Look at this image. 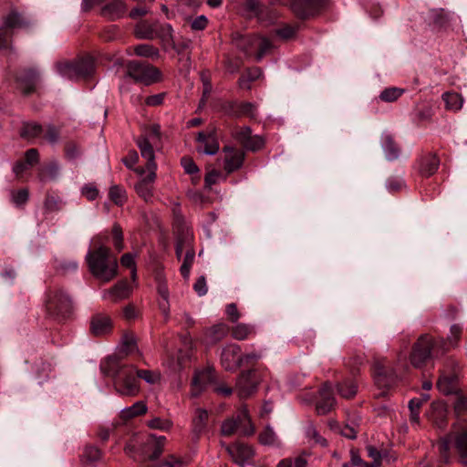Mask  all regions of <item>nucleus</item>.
<instances>
[{
    "label": "nucleus",
    "instance_id": "36",
    "mask_svg": "<svg viewBox=\"0 0 467 467\" xmlns=\"http://www.w3.org/2000/svg\"><path fill=\"white\" fill-rule=\"evenodd\" d=\"M64 202L57 194L47 192L44 201L46 213L59 212L63 209Z\"/></svg>",
    "mask_w": 467,
    "mask_h": 467
},
{
    "label": "nucleus",
    "instance_id": "19",
    "mask_svg": "<svg viewBox=\"0 0 467 467\" xmlns=\"http://www.w3.org/2000/svg\"><path fill=\"white\" fill-rule=\"evenodd\" d=\"M247 47L245 52L250 53L253 48H257L256 61H261L264 56L273 47L272 42L265 36L259 35L248 36L244 38Z\"/></svg>",
    "mask_w": 467,
    "mask_h": 467
},
{
    "label": "nucleus",
    "instance_id": "14",
    "mask_svg": "<svg viewBox=\"0 0 467 467\" xmlns=\"http://www.w3.org/2000/svg\"><path fill=\"white\" fill-rule=\"evenodd\" d=\"M222 367L227 371H235L242 367L241 347L235 343L227 344L220 358Z\"/></svg>",
    "mask_w": 467,
    "mask_h": 467
},
{
    "label": "nucleus",
    "instance_id": "31",
    "mask_svg": "<svg viewBox=\"0 0 467 467\" xmlns=\"http://www.w3.org/2000/svg\"><path fill=\"white\" fill-rule=\"evenodd\" d=\"M158 21L150 22L140 20L134 27V34L138 39L152 40L156 38Z\"/></svg>",
    "mask_w": 467,
    "mask_h": 467
},
{
    "label": "nucleus",
    "instance_id": "48",
    "mask_svg": "<svg viewBox=\"0 0 467 467\" xmlns=\"http://www.w3.org/2000/svg\"><path fill=\"white\" fill-rule=\"evenodd\" d=\"M109 197L118 206H122L127 201L126 191L119 185H113L109 188Z\"/></svg>",
    "mask_w": 467,
    "mask_h": 467
},
{
    "label": "nucleus",
    "instance_id": "60",
    "mask_svg": "<svg viewBox=\"0 0 467 467\" xmlns=\"http://www.w3.org/2000/svg\"><path fill=\"white\" fill-rule=\"evenodd\" d=\"M148 426L150 429L168 431L171 427V422L168 420L154 418L148 421Z\"/></svg>",
    "mask_w": 467,
    "mask_h": 467
},
{
    "label": "nucleus",
    "instance_id": "22",
    "mask_svg": "<svg viewBox=\"0 0 467 467\" xmlns=\"http://www.w3.org/2000/svg\"><path fill=\"white\" fill-rule=\"evenodd\" d=\"M132 286L126 279L119 281L114 286L102 292V299L113 303L119 302L130 296Z\"/></svg>",
    "mask_w": 467,
    "mask_h": 467
},
{
    "label": "nucleus",
    "instance_id": "53",
    "mask_svg": "<svg viewBox=\"0 0 467 467\" xmlns=\"http://www.w3.org/2000/svg\"><path fill=\"white\" fill-rule=\"evenodd\" d=\"M233 137L235 140H237L242 146L245 144V142L252 136V130L250 127L244 126L241 128H237L233 131Z\"/></svg>",
    "mask_w": 467,
    "mask_h": 467
},
{
    "label": "nucleus",
    "instance_id": "51",
    "mask_svg": "<svg viewBox=\"0 0 467 467\" xmlns=\"http://www.w3.org/2000/svg\"><path fill=\"white\" fill-rule=\"evenodd\" d=\"M29 199V192L27 189H20L18 191H13L11 192V201L17 206L25 205Z\"/></svg>",
    "mask_w": 467,
    "mask_h": 467
},
{
    "label": "nucleus",
    "instance_id": "9",
    "mask_svg": "<svg viewBox=\"0 0 467 467\" xmlns=\"http://www.w3.org/2000/svg\"><path fill=\"white\" fill-rule=\"evenodd\" d=\"M238 430L245 436L254 432V427L245 407L242 408L236 416L225 420L221 427V432L224 436H231Z\"/></svg>",
    "mask_w": 467,
    "mask_h": 467
},
{
    "label": "nucleus",
    "instance_id": "4",
    "mask_svg": "<svg viewBox=\"0 0 467 467\" xmlns=\"http://www.w3.org/2000/svg\"><path fill=\"white\" fill-rule=\"evenodd\" d=\"M452 444L460 455L462 463L467 465V424H454L453 431L439 443L440 453L445 462L449 459L448 452Z\"/></svg>",
    "mask_w": 467,
    "mask_h": 467
},
{
    "label": "nucleus",
    "instance_id": "43",
    "mask_svg": "<svg viewBox=\"0 0 467 467\" xmlns=\"http://www.w3.org/2000/svg\"><path fill=\"white\" fill-rule=\"evenodd\" d=\"M442 99L445 102V107L449 110L457 111L462 107V98L456 92H445L442 95Z\"/></svg>",
    "mask_w": 467,
    "mask_h": 467
},
{
    "label": "nucleus",
    "instance_id": "34",
    "mask_svg": "<svg viewBox=\"0 0 467 467\" xmlns=\"http://www.w3.org/2000/svg\"><path fill=\"white\" fill-rule=\"evenodd\" d=\"M254 335H255V329L251 324L238 323L231 329V336L239 341L245 340Z\"/></svg>",
    "mask_w": 467,
    "mask_h": 467
},
{
    "label": "nucleus",
    "instance_id": "33",
    "mask_svg": "<svg viewBox=\"0 0 467 467\" xmlns=\"http://www.w3.org/2000/svg\"><path fill=\"white\" fill-rule=\"evenodd\" d=\"M112 323L109 317L104 314L95 315L90 321L91 332L96 336H101L111 330Z\"/></svg>",
    "mask_w": 467,
    "mask_h": 467
},
{
    "label": "nucleus",
    "instance_id": "37",
    "mask_svg": "<svg viewBox=\"0 0 467 467\" xmlns=\"http://www.w3.org/2000/svg\"><path fill=\"white\" fill-rule=\"evenodd\" d=\"M147 405L143 401H137L132 406L120 410V418L128 420L147 412Z\"/></svg>",
    "mask_w": 467,
    "mask_h": 467
},
{
    "label": "nucleus",
    "instance_id": "25",
    "mask_svg": "<svg viewBox=\"0 0 467 467\" xmlns=\"http://www.w3.org/2000/svg\"><path fill=\"white\" fill-rule=\"evenodd\" d=\"M197 141L200 143L198 150L207 155H215L220 149L214 130L209 132H199Z\"/></svg>",
    "mask_w": 467,
    "mask_h": 467
},
{
    "label": "nucleus",
    "instance_id": "64",
    "mask_svg": "<svg viewBox=\"0 0 467 467\" xmlns=\"http://www.w3.org/2000/svg\"><path fill=\"white\" fill-rule=\"evenodd\" d=\"M225 312L228 319L233 323H236L241 317V314L238 311L236 304L234 303L228 304L226 306Z\"/></svg>",
    "mask_w": 467,
    "mask_h": 467
},
{
    "label": "nucleus",
    "instance_id": "50",
    "mask_svg": "<svg viewBox=\"0 0 467 467\" xmlns=\"http://www.w3.org/2000/svg\"><path fill=\"white\" fill-rule=\"evenodd\" d=\"M265 146V139L259 135H252L243 148L250 151H257Z\"/></svg>",
    "mask_w": 467,
    "mask_h": 467
},
{
    "label": "nucleus",
    "instance_id": "28",
    "mask_svg": "<svg viewBox=\"0 0 467 467\" xmlns=\"http://www.w3.org/2000/svg\"><path fill=\"white\" fill-rule=\"evenodd\" d=\"M227 451L234 461L240 465H244L254 454L251 446L241 442L229 445Z\"/></svg>",
    "mask_w": 467,
    "mask_h": 467
},
{
    "label": "nucleus",
    "instance_id": "13",
    "mask_svg": "<svg viewBox=\"0 0 467 467\" xmlns=\"http://www.w3.org/2000/svg\"><path fill=\"white\" fill-rule=\"evenodd\" d=\"M244 9L260 23L265 25L273 24L277 18L276 13L260 0H246Z\"/></svg>",
    "mask_w": 467,
    "mask_h": 467
},
{
    "label": "nucleus",
    "instance_id": "17",
    "mask_svg": "<svg viewBox=\"0 0 467 467\" xmlns=\"http://www.w3.org/2000/svg\"><path fill=\"white\" fill-rule=\"evenodd\" d=\"M148 174L135 183L136 193L144 202L151 203L154 200V182L157 178L156 170H147Z\"/></svg>",
    "mask_w": 467,
    "mask_h": 467
},
{
    "label": "nucleus",
    "instance_id": "59",
    "mask_svg": "<svg viewBox=\"0 0 467 467\" xmlns=\"http://www.w3.org/2000/svg\"><path fill=\"white\" fill-rule=\"evenodd\" d=\"M405 186L404 181L400 177H390L386 182V187L390 192L400 191Z\"/></svg>",
    "mask_w": 467,
    "mask_h": 467
},
{
    "label": "nucleus",
    "instance_id": "55",
    "mask_svg": "<svg viewBox=\"0 0 467 467\" xmlns=\"http://www.w3.org/2000/svg\"><path fill=\"white\" fill-rule=\"evenodd\" d=\"M462 334V327L458 325H452L450 329V336L448 337V339H444L447 343L446 348H448V351L451 349V348H454L458 345V341L460 339Z\"/></svg>",
    "mask_w": 467,
    "mask_h": 467
},
{
    "label": "nucleus",
    "instance_id": "56",
    "mask_svg": "<svg viewBox=\"0 0 467 467\" xmlns=\"http://www.w3.org/2000/svg\"><path fill=\"white\" fill-rule=\"evenodd\" d=\"M173 29L170 24H160L157 26L156 38H161L162 41H169L172 39Z\"/></svg>",
    "mask_w": 467,
    "mask_h": 467
},
{
    "label": "nucleus",
    "instance_id": "57",
    "mask_svg": "<svg viewBox=\"0 0 467 467\" xmlns=\"http://www.w3.org/2000/svg\"><path fill=\"white\" fill-rule=\"evenodd\" d=\"M111 234L113 239V245L117 251L120 252L124 248L123 234L121 227L119 224L115 223L112 227Z\"/></svg>",
    "mask_w": 467,
    "mask_h": 467
},
{
    "label": "nucleus",
    "instance_id": "8",
    "mask_svg": "<svg viewBox=\"0 0 467 467\" xmlns=\"http://www.w3.org/2000/svg\"><path fill=\"white\" fill-rule=\"evenodd\" d=\"M58 72L63 77L75 79L87 78L95 70V60L92 57H80L74 62H66L57 65Z\"/></svg>",
    "mask_w": 467,
    "mask_h": 467
},
{
    "label": "nucleus",
    "instance_id": "35",
    "mask_svg": "<svg viewBox=\"0 0 467 467\" xmlns=\"http://www.w3.org/2000/svg\"><path fill=\"white\" fill-rule=\"evenodd\" d=\"M133 51L136 56L151 60H158L161 57L159 48L150 44L137 45L134 47Z\"/></svg>",
    "mask_w": 467,
    "mask_h": 467
},
{
    "label": "nucleus",
    "instance_id": "61",
    "mask_svg": "<svg viewBox=\"0 0 467 467\" xmlns=\"http://www.w3.org/2000/svg\"><path fill=\"white\" fill-rule=\"evenodd\" d=\"M358 427L357 423L346 424L340 428L339 432L348 439L355 440L358 431Z\"/></svg>",
    "mask_w": 467,
    "mask_h": 467
},
{
    "label": "nucleus",
    "instance_id": "29",
    "mask_svg": "<svg viewBox=\"0 0 467 467\" xmlns=\"http://www.w3.org/2000/svg\"><path fill=\"white\" fill-rule=\"evenodd\" d=\"M214 379V369L206 368L201 371H197L194 374L192 382V395L197 397L207 384Z\"/></svg>",
    "mask_w": 467,
    "mask_h": 467
},
{
    "label": "nucleus",
    "instance_id": "16",
    "mask_svg": "<svg viewBox=\"0 0 467 467\" xmlns=\"http://www.w3.org/2000/svg\"><path fill=\"white\" fill-rule=\"evenodd\" d=\"M326 5V0H291V10L300 18H306L320 11Z\"/></svg>",
    "mask_w": 467,
    "mask_h": 467
},
{
    "label": "nucleus",
    "instance_id": "54",
    "mask_svg": "<svg viewBox=\"0 0 467 467\" xmlns=\"http://www.w3.org/2000/svg\"><path fill=\"white\" fill-rule=\"evenodd\" d=\"M430 14L432 22L436 26H443L449 21V15L444 9H432Z\"/></svg>",
    "mask_w": 467,
    "mask_h": 467
},
{
    "label": "nucleus",
    "instance_id": "5",
    "mask_svg": "<svg viewBox=\"0 0 467 467\" xmlns=\"http://www.w3.org/2000/svg\"><path fill=\"white\" fill-rule=\"evenodd\" d=\"M45 306L47 315L57 321L67 319L72 312L71 297L61 288L47 292Z\"/></svg>",
    "mask_w": 467,
    "mask_h": 467
},
{
    "label": "nucleus",
    "instance_id": "44",
    "mask_svg": "<svg viewBox=\"0 0 467 467\" xmlns=\"http://www.w3.org/2000/svg\"><path fill=\"white\" fill-rule=\"evenodd\" d=\"M453 410L458 419L457 423H462L461 418L467 413V396H465L462 392H458L455 394Z\"/></svg>",
    "mask_w": 467,
    "mask_h": 467
},
{
    "label": "nucleus",
    "instance_id": "6",
    "mask_svg": "<svg viewBox=\"0 0 467 467\" xmlns=\"http://www.w3.org/2000/svg\"><path fill=\"white\" fill-rule=\"evenodd\" d=\"M127 75L135 82L150 86L161 79V72L151 64L143 61L131 60L127 64Z\"/></svg>",
    "mask_w": 467,
    "mask_h": 467
},
{
    "label": "nucleus",
    "instance_id": "26",
    "mask_svg": "<svg viewBox=\"0 0 467 467\" xmlns=\"http://www.w3.org/2000/svg\"><path fill=\"white\" fill-rule=\"evenodd\" d=\"M385 362V359L375 360L373 365L374 379L379 388L389 389L394 384L396 376H394V374L387 375V367Z\"/></svg>",
    "mask_w": 467,
    "mask_h": 467
},
{
    "label": "nucleus",
    "instance_id": "11",
    "mask_svg": "<svg viewBox=\"0 0 467 467\" xmlns=\"http://www.w3.org/2000/svg\"><path fill=\"white\" fill-rule=\"evenodd\" d=\"M165 442V436L147 435L142 442L141 462L157 460L162 453Z\"/></svg>",
    "mask_w": 467,
    "mask_h": 467
},
{
    "label": "nucleus",
    "instance_id": "24",
    "mask_svg": "<svg viewBox=\"0 0 467 467\" xmlns=\"http://www.w3.org/2000/svg\"><path fill=\"white\" fill-rule=\"evenodd\" d=\"M16 80L18 88L25 95H29L36 90L38 73L35 69H25L18 74Z\"/></svg>",
    "mask_w": 467,
    "mask_h": 467
},
{
    "label": "nucleus",
    "instance_id": "12",
    "mask_svg": "<svg viewBox=\"0 0 467 467\" xmlns=\"http://www.w3.org/2000/svg\"><path fill=\"white\" fill-rule=\"evenodd\" d=\"M446 366L451 368V372L448 373L445 370H442L438 381L437 388L438 389L443 393L444 395H450L453 393H458L457 390V362L449 358L445 360Z\"/></svg>",
    "mask_w": 467,
    "mask_h": 467
},
{
    "label": "nucleus",
    "instance_id": "49",
    "mask_svg": "<svg viewBox=\"0 0 467 467\" xmlns=\"http://www.w3.org/2000/svg\"><path fill=\"white\" fill-rule=\"evenodd\" d=\"M101 458V451L95 446H87L83 451L82 459L86 462L93 463L99 461Z\"/></svg>",
    "mask_w": 467,
    "mask_h": 467
},
{
    "label": "nucleus",
    "instance_id": "41",
    "mask_svg": "<svg viewBox=\"0 0 467 467\" xmlns=\"http://www.w3.org/2000/svg\"><path fill=\"white\" fill-rule=\"evenodd\" d=\"M337 393L344 399H351L356 396L358 387L351 379H346L337 385Z\"/></svg>",
    "mask_w": 467,
    "mask_h": 467
},
{
    "label": "nucleus",
    "instance_id": "3",
    "mask_svg": "<svg viewBox=\"0 0 467 467\" xmlns=\"http://www.w3.org/2000/svg\"><path fill=\"white\" fill-rule=\"evenodd\" d=\"M444 338L435 340L429 334L420 335L410 353V362L415 368H422L428 360L438 358L448 352Z\"/></svg>",
    "mask_w": 467,
    "mask_h": 467
},
{
    "label": "nucleus",
    "instance_id": "63",
    "mask_svg": "<svg viewBox=\"0 0 467 467\" xmlns=\"http://www.w3.org/2000/svg\"><path fill=\"white\" fill-rule=\"evenodd\" d=\"M59 168L57 164H50L45 170H43L40 174V180H45L47 178L55 180L58 175Z\"/></svg>",
    "mask_w": 467,
    "mask_h": 467
},
{
    "label": "nucleus",
    "instance_id": "15",
    "mask_svg": "<svg viewBox=\"0 0 467 467\" xmlns=\"http://www.w3.org/2000/svg\"><path fill=\"white\" fill-rule=\"evenodd\" d=\"M224 153L223 170L227 175L240 170L244 161L245 153L243 150L231 146H225L223 149Z\"/></svg>",
    "mask_w": 467,
    "mask_h": 467
},
{
    "label": "nucleus",
    "instance_id": "2",
    "mask_svg": "<svg viewBox=\"0 0 467 467\" xmlns=\"http://www.w3.org/2000/svg\"><path fill=\"white\" fill-rule=\"evenodd\" d=\"M86 260L90 273L103 283H109L118 275V261L111 254L109 248L100 245L94 251H89Z\"/></svg>",
    "mask_w": 467,
    "mask_h": 467
},
{
    "label": "nucleus",
    "instance_id": "23",
    "mask_svg": "<svg viewBox=\"0 0 467 467\" xmlns=\"http://www.w3.org/2000/svg\"><path fill=\"white\" fill-rule=\"evenodd\" d=\"M208 418L209 412L206 410L202 408L195 409L191 423V434L194 441H197L206 431Z\"/></svg>",
    "mask_w": 467,
    "mask_h": 467
},
{
    "label": "nucleus",
    "instance_id": "45",
    "mask_svg": "<svg viewBox=\"0 0 467 467\" xmlns=\"http://www.w3.org/2000/svg\"><path fill=\"white\" fill-rule=\"evenodd\" d=\"M259 442L266 446H279L280 442L273 428L267 425L259 434Z\"/></svg>",
    "mask_w": 467,
    "mask_h": 467
},
{
    "label": "nucleus",
    "instance_id": "47",
    "mask_svg": "<svg viewBox=\"0 0 467 467\" xmlns=\"http://www.w3.org/2000/svg\"><path fill=\"white\" fill-rule=\"evenodd\" d=\"M195 252L193 248H187V252L184 254L183 262L181 265L180 272L184 279H188L192 265L194 261Z\"/></svg>",
    "mask_w": 467,
    "mask_h": 467
},
{
    "label": "nucleus",
    "instance_id": "18",
    "mask_svg": "<svg viewBox=\"0 0 467 467\" xmlns=\"http://www.w3.org/2000/svg\"><path fill=\"white\" fill-rule=\"evenodd\" d=\"M320 400L316 405V410L319 415H326L330 412L335 405L336 400L333 395V388L330 382H325L319 389Z\"/></svg>",
    "mask_w": 467,
    "mask_h": 467
},
{
    "label": "nucleus",
    "instance_id": "39",
    "mask_svg": "<svg viewBox=\"0 0 467 467\" xmlns=\"http://www.w3.org/2000/svg\"><path fill=\"white\" fill-rule=\"evenodd\" d=\"M43 132V127L36 122H26L20 130V136L26 140L38 138Z\"/></svg>",
    "mask_w": 467,
    "mask_h": 467
},
{
    "label": "nucleus",
    "instance_id": "46",
    "mask_svg": "<svg viewBox=\"0 0 467 467\" xmlns=\"http://www.w3.org/2000/svg\"><path fill=\"white\" fill-rule=\"evenodd\" d=\"M405 93V89L397 87H389L383 89L379 98L381 101L384 102H395L397 101L403 94Z\"/></svg>",
    "mask_w": 467,
    "mask_h": 467
},
{
    "label": "nucleus",
    "instance_id": "30",
    "mask_svg": "<svg viewBox=\"0 0 467 467\" xmlns=\"http://www.w3.org/2000/svg\"><path fill=\"white\" fill-rule=\"evenodd\" d=\"M127 5L123 0H112L101 8V16L110 21L118 20L124 16Z\"/></svg>",
    "mask_w": 467,
    "mask_h": 467
},
{
    "label": "nucleus",
    "instance_id": "32",
    "mask_svg": "<svg viewBox=\"0 0 467 467\" xmlns=\"http://www.w3.org/2000/svg\"><path fill=\"white\" fill-rule=\"evenodd\" d=\"M380 142L384 154L389 161H395L400 157V148L390 133L384 132L381 135Z\"/></svg>",
    "mask_w": 467,
    "mask_h": 467
},
{
    "label": "nucleus",
    "instance_id": "52",
    "mask_svg": "<svg viewBox=\"0 0 467 467\" xmlns=\"http://www.w3.org/2000/svg\"><path fill=\"white\" fill-rule=\"evenodd\" d=\"M306 437L312 440L316 444H319L322 447L327 446V441L322 437L316 427L313 424H309L306 429Z\"/></svg>",
    "mask_w": 467,
    "mask_h": 467
},
{
    "label": "nucleus",
    "instance_id": "10",
    "mask_svg": "<svg viewBox=\"0 0 467 467\" xmlns=\"http://www.w3.org/2000/svg\"><path fill=\"white\" fill-rule=\"evenodd\" d=\"M261 379L255 369L243 371L237 378L235 391L241 399L253 395L258 388Z\"/></svg>",
    "mask_w": 467,
    "mask_h": 467
},
{
    "label": "nucleus",
    "instance_id": "62",
    "mask_svg": "<svg viewBox=\"0 0 467 467\" xmlns=\"http://www.w3.org/2000/svg\"><path fill=\"white\" fill-rule=\"evenodd\" d=\"M60 138L59 130L54 125H48L47 128V132L45 134V139L50 144H56Z\"/></svg>",
    "mask_w": 467,
    "mask_h": 467
},
{
    "label": "nucleus",
    "instance_id": "27",
    "mask_svg": "<svg viewBox=\"0 0 467 467\" xmlns=\"http://www.w3.org/2000/svg\"><path fill=\"white\" fill-rule=\"evenodd\" d=\"M154 142L150 140V138L140 136L136 140V144L140 150L141 157L147 160L146 170H156L157 164L155 162V153L152 147Z\"/></svg>",
    "mask_w": 467,
    "mask_h": 467
},
{
    "label": "nucleus",
    "instance_id": "21",
    "mask_svg": "<svg viewBox=\"0 0 467 467\" xmlns=\"http://www.w3.org/2000/svg\"><path fill=\"white\" fill-rule=\"evenodd\" d=\"M440 159L436 153H423L417 161V170L421 176H432L439 169Z\"/></svg>",
    "mask_w": 467,
    "mask_h": 467
},
{
    "label": "nucleus",
    "instance_id": "42",
    "mask_svg": "<svg viewBox=\"0 0 467 467\" xmlns=\"http://www.w3.org/2000/svg\"><path fill=\"white\" fill-rule=\"evenodd\" d=\"M227 331L225 325L217 324L207 330L206 337L209 343L215 344L226 337Z\"/></svg>",
    "mask_w": 467,
    "mask_h": 467
},
{
    "label": "nucleus",
    "instance_id": "58",
    "mask_svg": "<svg viewBox=\"0 0 467 467\" xmlns=\"http://www.w3.org/2000/svg\"><path fill=\"white\" fill-rule=\"evenodd\" d=\"M136 348L137 347L135 338L132 336H124L122 339L120 352L123 353L124 355H129L132 353Z\"/></svg>",
    "mask_w": 467,
    "mask_h": 467
},
{
    "label": "nucleus",
    "instance_id": "20",
    "mask_svg": "<svg viewBox=\"0 0 467 467\" xmlns=\"http://www.w3.org/2000/svg\"><path fill=\"white\" fill-rule=\"evenodd\" d=\"M224 112L234 118L246 116L254 119L257 114L256 105L252 102H229L224 106Z\"/></svg>",
    "mask_w": 467,
    "mask_h": 467
},
{
    "label": "nucleus",
    "instance_id": "40",
    "mask_svg": "<svg viewBox=\"0 0 467 467\" xmlns=\"http://www.w3.org/2000/svg\"><path fill=\"white\" fill-rule=\"evenodd\" d=\"M192 234L186 231L182 232L177 237L175 254L178 259H181L182 254L187 252V248H192Z\"/></svg>",
    "mask_w": 467,
    "mask_h": 467
},
{
    "label": "nucleus",
    "instance_id": "38",
    "mask_svg": "<svg viewBox=\"0 0 467 467\" xmlns=\"http://www.w3.org/2000/svg\"><path fill=\"white\" fill-rule=\"evenodd\" d=\"M262 75H263V71L258 67H254L248 68L246 70V72L244 74H243L241 76V78H239L238 83H239L240 88L250 89L251 88L250 83L252 81H254V80L260 78V77Z\"/></svg>",
    "mask_w": 467,
    "mask_h": 467
},
{
    "label": "nucleus",
    "instance_id": "7",
    "mask_svg": "<svg viewBox=\"0 0 467 467\" xmlns=\"http://www.w3.org/2000/svg\"><path fill=\"white\" fill-rule=\"evenodd\" d=\"M30 26V21L16 9H12L3 17L0 26V48L10 47L15 29L26 28Z\"/></svg>",
    "mask_w": 467,
    "mask_h": 467
},
{
    "label": "nucleus",
    "instance_id": "1",
    "mask_svg": "<svg viewBox=\"0 0 467 467\" xmlns=\"http://www.w3.org/2000/svg\"><path fill=\"white\" fill-rule=\"evenodd\" d=\"M102 373L114 379V387L123 396H136L140 392L139 379L146 383L155 384L160 374L149 369H137L133 365L124 363L121 358L112 356L100 365Z\"/></svg>",
    "mask_w": 467,
    "mask_h": 467
}]
</instances>
